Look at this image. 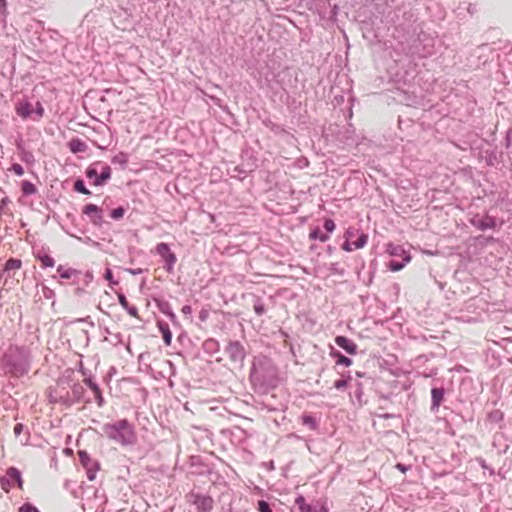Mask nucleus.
Masks as SVG:
<instances>
[{"label": "nucleus", "instance_id": "f257e3e1", "mask_svg": "<svg viewBox=\"0 0 512 512\" xmlns=\"http://www.w3.org/2000/svg\"><path fill=\"white\" fill-rule=\"evenodd\" d=\"M423 78L418 74L415 67L400 69L395 73L394 82L396 85L395 99L400 103L423 109L431 108L433 100L430 98L429 86H421Z\"/></svg>", "mask_w": 512, "mask_h": 512}, {"label": "nucleus", "instance_id": "f03ea898", "mask_svg": "<svg viewBox=\"0 0 512 512\" xmlns=\"http://www.w3.org/2000/svg\"><path fill=\"white\" fill-rule=\"evenodd\" d=\"M386 7L382 14L387 23L408 29L416 21V16L412 12L410 3L404 0H385Z\"/></svg>", "mask_w": 512, "mask_h": 512}, {"label": "nucleus", "instance_id": "7ed1b4c3", "mask_svg": "<svg viewBox=\"0 0 512 512\" xmlns=\"http://www.w3.org/2000/svg\"><path fill=\"white\" fill-rule=\"evenodd\" d=\"M103 431L108 438L123 446L132 445L136 442L133 426L126 419L112 424H105Z\"/></svg>", "mask_w": 512, "mask_h": 512}, {"label": "nucleus", "instance_id": "20e7f679", "mask_svg": "<svg viewBox=\"0 0 512 512\" xmlns=\"http://www.w3.org/2000/svg\"><path fill=\"white\" fill-rule=\"evenodd\" d=\"M286 78L289 80L292 78L289 68L283 69L275 76L273 81L269 82L268 92L273 102H287L289 95L286 89Z\"/></svg>", "mask_w": 512, "mask_h": 512}, {"label": "nucleus", "instance_id": "39448f33", "mask_svg": "<svg viewBox=\"0 0 512 512\" xmlns=\"http://www.w3.org/2000/svg\"><path fill=\"white\" fill-rule=\"evenodd\" d=\"M15 111L16 114L24 120L38 121L44 115V107L39 100L35 103L28 99L19 100L15 104Z\"/></svg>", "mask_w": 512, "mask_h": 512}, {"label": "nucleus", "instance_id": "423d86ee", "mask_svg": "<svg viewBox=\"0 0 512 512\" xmlns=\"http://www.w3.org/2000/svg\"><path fill=\"white\" fill-rule=\"evenodd\" d=\"M358 234L357 230L349 228L345 233L346 241L343 244L342 248L345 251L351 252L353 250L363 248L368 242V235L365 233H361L357 238L354 237Z\"/></svg>", "mask_w": 512, "mask_h": 512}, {"label": "nucleus", "instance_id": "0eeeda50", "mask_svg": "<svg viewBox=\"0 0 512 512\" xmlns=\"http://www.w3.org/2000/svg\"><path fill=\"white\" fill-rule=\"evenodd\" d=\"M186 501L194 505L198 512H210L213 508V499L206 495L190 492L186 495Z\"/></svg>", "mask_w": 512, "mask_h": 512}, {"label": "nucleus", "instance_id": "6e6552de", "mask_svg": "<svg viewBox=\"0 0 512 512\" xmlns=\"http://www.w3.org/2000/svg\"><path fill=\"white\" fill-rule=\"evenodd\" d=\"M351 101L350 96L346 99L344 95H335L332 104L335 110L338 108L343 113L345 119H351L353 115Z\"/></svg>", "mask_w": 512, "mask_h": 512}, {"label": "nucleus", "instance_id": "1a4fd4ad", "mask_svg": "<svg viewBox=\"0 0 512 512\" xmlns=\"http://www.w3.org/2000/svg\"><path fill=\"white\" fill-rule=\"evenodd\" d=\"M156 252L158 255L162 257V259L165 261V263L168 266V270H171L174 264L177 261L176 255L170 250L168 244L166 243H159L156 246Z\"/></svg>", "mask_w": 512, "mask_h": 512}, {"label": "nucleus", "instance_id": "9d476101", "mask_svg": "<svg viewBox=\"0 0 512 512\" xmlns=\"http://www.w3.org/2000/svg\"><path fill=\"white\" fill-rule=\"evenodd\" d=\"M118 95H119V93H117L116 90H114V89H105L103 91H89L85 95V99L86 100L97 99L98 101L105 104L106 102H108L109 98L116 97Z\"/></svg>", "mask_w": 512, "mask_h": 512}, {"label": "nucleus", "instance_id": "9b49d317", "mask_svg": "<svg viewBox=\"0 0 512 512\" xmlns=\"http://www.w3.org/2000/svg\"><path fill=\"white\" fill-rule=\"evenodd\" d=\"M386 252L390 256H398L402 257L405 263H409L411 261V255L407 252L402 246L394 245L392 243L388 244L386 247Z\"/></svg>", "mask_w": 512, "mask_h": 512}, {"label": "nucleus", "instance_id": "f8f14e48", "mask_svg": "<svg viewBox=\"0 0 512 512\" xmlns=\"http://www.w3.org/2000/svg\"><path fill=\"white\" fill-rule=\"evenodd\" d=\"M335 343L350 355L357 353V344L345 336H337Z\"/></svg>", "mask_w": 512, "mask_h": 512}, {"label": "nucleus", "instance_id": "ddd939ff", "mask_svg": "<svg viewBox=\"0 0 512 512\" xmlns=\"http://www.w3.org/2000/svg\"><path fill=\"white\" fill-rule=\"evenodd\" d=\"M83 213L89 216L94 223L101 220V209L94 204L86 205L83 208Z\"/></svg>", "mask_w": 512, "mask_h": 512}, {"label": "nucleus", "instance_id": "4468645a", "mask_svg": "<svg viewBox=\"0 0 512 512\" xmlns=\"http://www.w3.org/2000/svg\"><path fill=\"white\" fill-rule=\"evenodd\" d=\"M68 147L72 153H80L85 152L87 150L86 143L79 139L70 140L68 142Z\"/></svg>", "mask_w": 512, "mask_h": 512}, {"label": "nucleus", "instance_id": "2eb2a0df", "mask_svg": "<svg viewBox=\"0 0 512 512\" xmlns=\"http://www.w3.org/2000/svg\"><path fill=\"white\" fill-rule=\"evenodd\" d=\"M111 178V168L108 165H104L102 167V171L99 175V178H96V180L93 182L95 186H101L106 181H108Z\"/></svg>", "mask_w": 512, "mask_h": 512}, {"label": "nucleus", "instance_id": "dca6fc26", "mask_svg": "<svg viewBox=\"0 0 512 512\" xmlns=\"http://www.w3.org/2000/svg\"><path fill=\"white\" fill-rule=\"evenodd\" d=\"M22 267V261L20 259L16 258H10L6 261L4 265V271L10 272V271H16L21 269Z\"/></svg>", "mask_w": 512, "mask_h": 512}, {"label": "nucleus", "instance_id": "f3484780", "mask_svg": "<svg viewBox=\"0 0 512 512\" xmlns=\"http://www.w3.org/2000/svg\"><path fill=\"white\" fill-rule=\"evenodd\" d=\"M331 356L337 358V361L336 363L338 365H343L345 367H349L352 365V360L344 355H342L340 352L338 351H335V352H331Z\"/></svg>", "mask_w": 512, "mask_h": 512}, {"label": "nucleus", "instance_id": "a211bd4d", "mask_svg": "<svg viewBox=\"0 0 512 512\" xmlns=\"http://www.w3.org/2000/svg\"><path fill=\"white\" fill-rule=\"evenodd\" d=\"M295 504L298 507L299 512H311V506L306 503V500L302 495L295 499Z\"/></svg>", "mask_w": 512, "mask_h": 512}, {"label": "nucleus", "instance_id": "6ab92c4d", "mask_svg": "<svg viewBox=\"0 0 512 512\" xmlns=\"http://www.w3.org/2000/svg\"><path fill=\"white\" fill-rule=\"evenodd\" d=\"M9 15L7 0H0V21L6 23Z\"/></svg>", "mask_w": 512, "mask_h": 512}, {"label": "nucleus", "instance_id": "aec40b11", "mask_svg": "<svg viewBox=\"0 0 512 512\" xmlns=\"http://www.w3.org/2000/svg\"><path fill=\"white\" fill-rule=\"evenodd\" d=\"M310 239H319L321 242H326L329 239L327 234H324L320 229H315L309 234Z\"/></svg>", "mask_w": 512, "mask_h": 512}, {"label": "nucleus", "instance_id": "412c9836", "mask_svg": "<svg viewBox=\"0 0 512 512\" xmlns=\"http://www.w3.org/2000/svg\"><path fill=\"white\" fill-rule=\"evenodd\" d=\"M97 163L90 165L86 170V176L87 178L91 180H96V178H99L98 170H97Z\"/></svg>", "mask_w": 512, "mask_h": 512}, {"label": "nucleus", "instance_id": "4be33fe9", "mask_svg": "<svg viewBox=\"0 0 512 512\" xmlns=\"http://www.w3.org/2000/svg\"><path fill=\"white\" fill-rule=\"evenodd\" d=\"M38 259H39V261L41 263V266L43 268H45V267H53L55 265V260L51 256H49V255L40 256Z\"/></svg>", "mask_w": 512, "mask_h": 512}, {"label": "nucleus", "instance_id": "5701e85b", "mask_svg": "<svg viewBox=\"0 0 512 512\" xmlns=\"http://www.w3.org/2000/svg\"><path fill=\"white\" fill-rule=\"evenodd\" d=\"M74 190L82 193L84 195H90L91 192L85 187L84 182L82 180H77L74 183Z\"/></svg>", "mask_w": 512, "mask_h": 512}, {"label": "nucleus", "instance_id": "b1692460", "mask_svg": "<svg viewBox=\"0 0 512 512\" xmlns=\"http://www.w3.org/2000/svg\"><path fill=\"white\" fill-rule=\"evenodd\" d=\"M80 463L85 467L88 468L89 464L91 462V457L86 451H79L78 452Z\"/></svg>", "mask_w": 512, "mask_h": 512}, {"label": "nucleus", "instance_id": "393cba45", "mask_svg": "<svg viewBox=\"0 0 512 512\" xmlns=\"http://www.w3.org/2000/svg\"><path fill=\"white\" fill-rule=\"evenodd\" d=\"M22 191L25 194H34L36 192V187L34 186V184H32L29 181H23L22 182Z\"/></svg>", "mask_w": 512, "mask_h": 512}, {"label": "nucleus", "instance_id": "a878e982", "mask_svg": "<svg viewBox=\"0 0 512 512\" xmlns=\"http://www.w3.org/2000/svg\"><path fill=\"white\" fill-rule=\"evenodd\" d=\"M431 394H432V399H433V402L435 405H439L440 401L442 400L443 398V393L441 390L439 389H433L431 391Z\"/></svg>", "mask_w": 512, "mask_h": 512}, {"label": "nucleus", "instance_id": "bb28decb", "mask_svg": "<svg viewBox=\"0 0 512 512\" xmlns=\"http://www.w3.org/2000/svg\"><path fill=\"white\" fill-rule=\"evenodd\" d=\"M302 423L304 425H308L312 429H314L316 427V421L311 415H303Z\"/></svg>", "mask_w": 512, "mask_h": 512}, {"label": "nucleus", "instance_id": "cd10ccee", "mask_svg": "<svg viewBox=\"0 0 512 512\" xmlns=\"http://www.w3.org/2000/svg\"><path fill=\"white\" fill-rule=\"evenodd\" d=\"M406 264L407 263H405V262L404 263H399V262H396V261H391V262H389L388 267L390 268L391 271L397 272V271L402 270L405 267Z\"/></svg>", "mask_w": 512, "mask_h": 512}, {"label": "nucleus", "instance_id": "c85d7f7f", "mask_svg": "<svg viewBox=\"0 0 512 512\" xmlns=\"http://www.w3.org/2000/svg\"><path fill=\"white\" fill-rule=\"evenodd\" d=\"M258 510L259 512H272L269 504L264 500L258 502Z\"/></svg>", "mask_w": 512, "mask_h": 512}, {"label": "nucleus", "instance_id": "c756f323", "mask_svg": "<svg viewBox=\"0 0 512 512\" xmlns=\"http://www.w3.org/2000/svg\"><path fill=\"white\" fill-rule=\"evenodd\" d=\"M480 228L482 229H487V228H493L494 227V220L492 218H486L485 220L482 221V223L479 225Z\"/></svg>", "mask_w": 512, "mask_h": 512}, {"label": "nucleus", "instance_id": "7c9ffc66", "mask_svg": "<svg viewBox=\"0 0 512 512\" xmlns=\"http://www.w3.org/2000/svg\"><path fill=\"white\" fill-rule=\"evenodd\" d=\"M10 170L13 171L17 176H22L24 174L23 167L18 163L13 164Z\"/></svg>", "mask_w": 512, "mask_h": 512}, {"label": "nucleus", "instance_id": "2f4dec72", "mask_svg": "<svg viewBox=\"0 0 512 512\" xmlns=\"http://www.w3.org/2000/svg\"><path fill=\"white\" fill-rule=\"evenodd\" d=\"M348 381L345 379H338L334 382V387L338 390H343L347 387Z\"/></svg>", "mask_w": 512, "mask_h": 512}, {"label": "nucleus", "instance_id": "473e14b6", "mask_svg": "<svg viewBox=\"0 0 512 512\" xmlns=\"http://www.w3.org/2000/svg\"><path fill=\"white\" fill-rule=\"evenodd\" d=\"M123 215H124V209L121 207L116 208V209L112 210V212H111V217L113 219H120L123 217Z\"/></svg>", "mask_w": 512, "mask_h": 512}, {"label": "nucleus", "instance_id": "72a5a7b5", "mask_svg": "<svg viewBox=\"0 0 512 512\" xmlns=\"http://www.w3.org/2000/svg\"><path fill=\"white\" fill-rule=\"evenodd\" d=\"M335 223L333 220L331 219H326L325 222H324V228L328 231V232H333L335 230Z\"/></svg>", "mask_w": 512, "mask_h": 512}, {"label": "nucleus", "instance_id": "f704fd0d", "mask_svg": "<svg viewBox=\"0 0 512 512\" xmlns=\"http://www.w3.org/2000/svg\"><path fill=\"white\" fill-rule=\"evenodd\" d=\"M20 512H39V511L37 510V508L26 504L20 508Z\"/></svg>", "mask_w": 512, "mask_h": 512}, {"label": "nucleus", "instance_id": "c9c22d12", "mask_svg": "<svg viewBox=\"0 0 512 512\" xmlns=\"http://www.w3.org/2000/svg\"><path fill=\"white\" fill-rule=\"evenodd\" d=\"M58 272H60L61 278H64V279H69L73 274V270H65V271L61 272L60 267L58 268Z\"/></svg>", "mask_w": 512, "mask_h": 512}, {"label": "nucleus", "instance_id": "e433bc0d", "mask_svg": "<svg viewBox=\"0 0 512 512\" xmlns=\"http://www.w3.org/2000/svg\"><path fill=\"white\" fill-rule=\"evenodd\" d=\"M254 311L257 315L261 316L265 313V308L262 304L254 305Z\"/></svg>", "mask_w": 512, "mask_h": 512}, {"label": "nucleus", "instance_id": "4c0bfd02", "mask_svg": "<svg viewBox=\"0 0 512 512\" xmlns=\"http://www.w3.org/2000/svg\"><path fill=\"white\" fill-rule=\"evenodd\" d=\"M171 332L166 329L164 332H163V339H164V342L167 344V345H170L171 343Z\"/></svg>", "mask_w": 512, "mask_h": 512}, {"label": "nucleus", "instance_id": "58836bf2", "mask_svg": "<svg viewBox=\"0 0 512 512\" xmlns=\"http://www.w3.org/2000/svg\"><path fill=\"white\" fill-rule=\"evenodd\" d=\"M118 299H119L120 305L123 308L128 309V301H127L126 297L124 295H119Z\"/></svg>", "mask_w": 512, "mask_h": 512}, {"label": "nucleus", "instance_id": "ea45409f", "mask_svg": "<svg viewBox=\"0 0 512 512\" xmlns=\"http://www.w3.org/2000/svg\"><path fill=\"white\" fill-rule=\"evenodd\" d=\"M23 430V425L21 423H18L14 426V434L16 436L20 435V433L22 432Z\"/></svg>", "mask_w": 512, "mask_h": 512}, {"label": "nucleus", "instance_id": "a19ab883", "mask_svg": "<svg viewBox=\"0 0 512 512\" xmlns=\"http://www.w3.org/2000/svg\"><path fill=\"white\" fill-rule=\"evenodd\" d=\"M467 11L470 15H474L477 12V7L474 4H469Z\"/></svg>", "mask_w": 512, "mask_h": 512}, {"label": "nucleus", "instance_id": "79ce46f5", "mask_svg": "<svg viewBox=\"0 0 512 512\" xmlns=\"http://www.w3.org/2000/svg\"><path fill=\"white\" fill-rule=\"evenodd\" d=\"M112 278H113V273L111 271V269H106V272H105V279L108 280V281H112Z\"/></svg>", "mask_w": 512, "mask_h": 512}, {"label": "nucleus", "instance_id": "37998d69", "mask_svg": "<svg viewBox=\"0 0 512 512\" xmlns=\"http://www.w3.org/2000/svg\"><path fill=\"white\" fill-rule=\"evenodd\" d=\"M9 475L12 476V477H17V478L20 477V474H19L18 470L14 469V468L9 470Z\"/></svg>", "mask_w": 512, "mask_h": 512}, {"label": "nucleus", "instance_id": "c03bdc74", "mask_svg": "<svg viewBox=\"0 0 512 512\" xmlns=\"http://www.w3.org/2000/svg\"><path fill=\"white\" fill-rule=\"evenodd\" d=\"M396 468H397L398 470H400L401 472H403V473H405V472H406V470H407V468H406L403 464H401V463H398V464L396 465Z\"/></svg>", "mask_w": 512, "mask_h": 512}, {"label": "nucleus", "instance_id": "a18cd8bd", "mask_svg": "<svg viewBox=\"0 0 512 512\" xmlns=\"http://www.w3.org/2000/svg\"><path fill=\"white\" fill-rule=\"evenodd\" d=\"M128 312H129L131 315L135 316V315H136V308H135V307H132L131 309H128Z\"/></svg>", "mask_w": 512, "mask_h": 512}, {"label": "nucleus", "instance_id": "49530a36", "mask_svg": "<svg viewBox=\"0 0 512 512\" xmlns=\"http://www.w3.org/2000/svg\"><path fill=\"white\" fill-rule=\"evenodd\" d=\"M231 347H233V348L238 350L240 348V344L239 343H235V344L231 345Z\"/></svg>", "mask_w": 512, "mask_h": 512}, {"label": "nucleus", "instance_id": "de8ad7c7", "mask_svg": "<svg viewBox=\"0 0 512 512\" xmlns=\"http://www.w3.org/2000/svg\"><path fill=\"white\" fill-rule=\"evenodd\" d=\"M212 100L216 103L217 101H220V99L216 98V97H212Z\"/></svg>", "mask_w": 512, "mask_h": 512}, {"label": "nucleus", "instance_id": "09e8293b", "mask_svg": "<svg viewBox=\"0 0 512 512\" xmlns=\"http://www.w3.org/2000/svg\"><path fill=\"white\" fill-rule=\"evenodd\" d=\"M401 122H402V121H401V119L399 118V120H398V123H399L398 128H401Z\"/></svg>", "mask_w": 512, "mask_h": 512}]
</instances>
